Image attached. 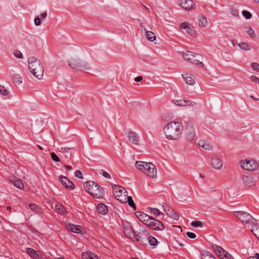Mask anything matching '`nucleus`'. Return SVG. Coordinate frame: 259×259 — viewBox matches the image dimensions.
Returning a JSON list of instances; mask_svg holds the SVG:
<instances>
[{
	"label": "nucleus",
	"mask_w": 259,
	"mask_h": 259,
	"mask_svg": "<svg viewBox=\"0 0 259 259\" xmlns=\"http://www.w3.org/2000/svg\"><path fill=\"white\" fill-rule=\"evenodd\" d=\"M51 158L53 161H55L56 162H60V158L54 152H52L51 153Z\"/></svg>",
	"instance_id": "09e8293b"
},
{
	"label": "nucleus",
	"mask_w": 259,
	"mask_h": 259,
	"mask_svg": "<svg viewBox=\"0 0 259 259\" xmlns=\"http://www.w3.org/2000/svg\"><path fill=\"white\" fill-rule=\"evenodd\" d=\"M251 232L259 241V226L253 227L251 229Z\"/></svg>",
	"instance_id": "4c0bfd02"
},
{
	"label": "nucleus",
	"mask_w": 259,
	"mask_h": 259,
	"mask_svg": "<svg viewBox=\"0 0 259 259\" xmlns=\"http://www.w3.org/2000/svg\"><path fill=\"white\" fill-rule=\"evenodd\" d=\"M201 259H216L214 256L209 251L201 252Z\"/></svg>",
	"instance_id": "c756f323"
},
{
	"label": "nucleus",
	"mask_w": 259,
	"mask_h": 259,
	"mask_svg": "<svg viewBox=\"0 0 259 259\" xmlns=\"http://www.w3.org/2000/svg\"><path fill=\"white\" fill-rule=\"evenodd\" d=\"M182 56L185 60L199 67L202 68L203 67V63L199 61V59L201 58L199 54L188 51L183 53Z\"/></svg>",
	"instance_id": "20e7f679"
},
{
	"label": "nucleus",
	"mask_w": 259,
	"mask_h": 259,
	"mask_svg": "<svg viewBox=\"0 0 259 259\" xmlns=\"http://www.w3.org/2000/svg\"><path fill=\"white\" fill-rule=\"evenodd\" d=\"M242 15L246 19H249L252 17V14L247 11H243L242 12Z\"/></svg>",
	"instance_id": "a18cd8bd"
},
{
	"label": "nucleus",
	"mask_w": 259,
	"mask_h": 259,
	"mask_svg": "<svg viewBox=\"0 0 259 259\" xmlns=\"http://www.w3.org/2000/svg\"><path fill=\"white\" fill-rule=\"evenodd\" d=\"M164 210L166 212V214L169 217L176 220H178L179 219V214L177 212H175L173 209H168L166 210L165 209H164Z\"/></svg>",
	"instance_id": "cd10ccee"
},
{
	"label": "nucleus",
	"mask_w": 259,
	"mask_h": 259,
	"mask_svg": "<svg viewBox=\"0 0 259 259\" xmlns=\"http://www.w3.org/2000/svg\"><path fill=\"white\" fill-rule=\"evenodd\" d=\"M182 76L187 84L193 85L195 83V77L193 74L186 73Z\"/></svg>",
	"instance_id": "a211bd4d"
},
{
	"label": "nucleus",
	"mask_w": 259,
	"mask_h": 259,
	"mask_svg": "<svg viewBox=\"0 0 259 259\" xmlns=\"http://www.w3.org/2000/svg\"><path fill=\"white\" fill-rule=\"evenodd\" d=\"M150 162H146L144 161H137L135 163L136 167L146 174L148 165Z\"/></svg>",
	"instance_id": "412c9836"
},
{
	"label": "nucleus",
	"mask_w": 259,
	"mask_h": 259,
	"mask_svg": "<svg viewBox=\"0 0 259 259\" xmlns=\"http://www.w3.org/2000/svg\"><path fill=\"white\" fill-rule=\"evenodd\" d=\"M146 174L152 179L157 178V169L154 164L150 162L147 169Z\"/></svg>",
	"instance_id": "2eb2a0df"
},
{
	"label": "nucleus",
	"mask_w": 259,
	"mask_h": 259,
	"mask_svg": "<svg viewBox=\"0 0 259 259\" xmlns=\"http://www.w3.org/2000/svg\"><path fill=\"white\" fill-rule=\"evenodd\" d=\"M245 180H246V181H248V182H250V183H252V181H251V179L249 177H246L245 179H244V180L245 181Z\"/></svg>",
	"instance_id": "0e129e2a"
},
{
	"label": "nucleus",
	"mask_w": 259,
	"mask_h": 259,
	"mask_svg": "<svg viewBox=\"0 0 259 259\" xmlns=\"http://www.w3.org/2000/svg\"><path fill=\"white\" fill-rule=\"evenodd\" d=\"M150 209V211L151 213H153L154 214L157 215H163V213L162 212H160L159 209L155 208H149Z\"/></svg>",
	"instance_id": "37998d69"
},
{
	"label": "nucleus",
	"mask_w": 259,
	"mask_h": 259,
	"mask_svg": "<svg viewBox=\"0 0 259 259\" xmlns=\"http://www.w3.org/2000/svg\"><path fill=\"white\" fill-rule=\"evenodd\" d=\"M56 211L60 214H64L65 212L64 206L60 203H57L55 205Z\"/></svg>",
	"instance_id": "2f4dec72"
},
{
	"label": "nucleus",
	"mask_w": 259,
	"mask_h": 259,
	"mask_svg": "<svg viewBox=\"0 0 259 259\" xmlns=\"http://www.w3.org/2000/svg\"><path fill=\"white\" fill-rule=\"evenodd\" d=\"M13 78L15 83L19 84L22 82V78L21 76L18 74H14Z\"/></svg>",
	"instance_id": "79ce46f5"
},
{
	"label": "nucleus",
	"mask_w": 259,
	"mask_h": 259,
	"mask_svg": "<svg viewBox=\"0 0 259 259\" xmlns=\"http://www.w3.org/2000/svg\"><path fill=\"white\" fill-rule=\"evenodd\" d=\"M29 69L31 73L38 79L42 78L44 69L40 61L34 57L28 59Z\"/></svg>",
	"instance_id": "f03ea898"
},
{
	"label": "nucleus",
	"mask_w": 259,
	"mask_h": 259,
	"mask_svg": "<svg viewBox=\"0 0 259 259\" xmlns=\"http://www.w3.org/2000/svg\"><path fill=\"white\" fill-rule=\"evenodd\" d=\"M69 65L73 69H77L80 70H88L90 69V67L87 63H81V61L78 58H71L69 61Z\"/></svg>",
	"instance_id": "0eeeda50"
},
{
	"label": "nucleus",
	"mask_w": 259,
	"mask_h": 259,
	"mask_svg": "<svg viewBox=\"0 0 259 259\" xmlns=\"http://www.w3.org/2000/svg\"><path fill=\"white\" fill-rule=\"evenodd\" d=\"M126 202H128V205L132 207L134 210L136 209V205L132 199V197L131 196H127V200Z\"/></svg>",
	"instance_id": "58836bf2"
},
{
	"label": "nucleus",
	"mask_w": 259,
	"mask_h": 259,
	"mask_svg": "<svg viewBox=\"0 0 259 259\" xmlns=\"http://www.w3.org/2000/svg\"><path fill=\"white\" fill-rule=\"evenodd\" d=\"M85 190L93 197L96 198H101L104 195V190L94 181H90L83 183Z\"/></svg>",
	"instance_id": "7ed1b4c3"
},
{
	"label": "nucleus",
	"mask_w": 259,
	"mask_h": 259,
	"mask_svg": "<svg viewBox=\"0 0 259 259\" xmlns=\"http://www.w3.org/2000/svg\"><path fill=\"white\" fill-rule=\"evenodd\" d=\"M211 165L215 169H221L223 165V162L221 159L218 157H214L211 159Z\"/></svg>",
	"instance_id": "b1692460"
},
{
	"label": "nucleus",
	"mask_w": 259,
	"mask_h": 259,
	"mask_svg": "<svg viewBox=\"0 0 259 259\" xmlns=\"http://www.w3.org/2000/svg\"><path fill=\"white\" fill-rule=\"evenodd\" d=\"M183 130L181 123L171 121L164 126L163 133L167 139L177 140L180 139Z\"/></svg>",
	"instance_id": "f257e3e1"
},
{
	"label": "nucleus",
	"mask_w": 259,
	"mask_h": 259,
	"mask_svg": "<svg viewBox=\"0 0 259 259\" xmlns=\"http://www.w3.org/2000/svg\"><path fill=\"white\" fill-rule=\"evenodd\" d=\"M142 79L143 77L142 76H139L138 77H135L134 80L136 82H140L142 80Z\"/></svg>",
	"instance_id": "13d9d810"
},
{
	"label": "nucleus",
	"mask_w": 259,
	"mask_h": 259,
	"mask_svg": "<svg viewBox=\"0 0 259 259\" xmlns=\"http://www.w3.org/2000/svg\"><path fill=\"white\" fill-rule=\"evenodd\" d=\"M47 16V13L45 12L40 14V17L42 19L45 18Z\"/></svg>",
	"instance_id": "680f3d73"
},
{
	"label": "nucleus",
	"mask_w": 259,
	"mask_h": 259,
	"mask_svg": "<svg viewBox=\"0 0 259 259\" xmlns=\"http://www.w3.org/2000/svg\"><path fill=\"white\" fill-rule=\"evenodd\" d=\"M185 135L186 140L191 141L195 137V128L191 124H188L185 128Z\"/></svg>",
	"instance_id": "9b49d317"
},
{
	"label": "nucleus",
	"mask_w": 259,
	"mask_h": 259,
	"mask_svg": "<svg viewBox=\"0 0 259 259\" xmlns=\"http://www.w3.org/2000/svg\"><path fill=\"white\" fill-rule=\"evenodd\" d=\"M29 206L30 209L34 212L38 213L40 212L39 207L34 203H30Z\"/></svg>",
	"instance_id": "f704fd0d"
},
{
	"label": "nucleus",
	"mask_w": 259,
	"mask_h": 259,
	"mask_svg": "<svg viewBox=\"0 0 259 259\" xmlns=\"http://www.w3.org/2000/svg\"><path fill=\"white\" fill-rule=\"evenodd\" d=\"M72 148L68 147H60L58 148V150L59 152L62 153H69L70 152Z\"/></svg>",
	"instance_id": "a19ab883"
},
{
	"label": "nucleus",
	"mask_w": 259,
	"mask_h": 259,
	"mask_svg": "<svg viewBox=\"0 0 259 259\" xmlns=\"http://www.w3.org/2000/svg\"><path fill=\"white\" fill-rule=\"evenodd\" d=\"M247 33L249 35V36L252 38L255 37L256 36L254 31L251 28L248 29V30L247 31Z\"/></svg>",
	"instance_id": "49530a36"
},
{
	"label": "nucleus",
	"mask_w": 259,
	"mask_h": 259,
	"mask_svg": "<svg viewBox=\"0 0 259 259\" xmlns=\"http://www.w3.org/2000/svg\"><path fill=\"white\" fill-rule=\"evenodd\" d=\"M145 33L146 34V37L148 40L153 41L156 39V35L153 32L147 31Z\"/></svg>",
	"instance_id": "7c9ffc66"
},
{
	"label": "nucleus",
	"mask_w": 259,
	"mask_h": 259,
	"mask_svg": "<svg viewBox=\"0 0 259 259\" xmlns=\"http://www.w3.org/2000/svg\"><path fill=\"white\" fill-rule=\"evenodd\" d=\"M10 181L17 188L21 190L24 188V185L22 180L17 178H13L10 179Z\"/></svg>",
	"instance_id": "5701e85b"
},
{
	"label": "nucleus",
	"mask_w": 259,
	"mask_h": 259,
	"mask_svg": "<svg viewBox=\"0 0 259 259\" xmlns=\"http://www.w3.org/2000/svg\"><path fill=\"white\" fill-rule=\"evenodd\" d=\"M135 214L139 220L146 226H147L150 221L152 218V217L143 212H137L135 213Z\"/></svg>",
	"instance_id": "ddd939ff"
},
{
	"label": "nucleus",
	"mask_w": 259,
	"mask_h": 259,
	"mask_svg": "<svg viewBox=\"0 0 259 259\" xmlns=\"http://www.w3.org/2000/svg\"><path fill=\"white\" fill-rule=\"evenodd\" d=\"M147 241L150 245L153 246H156L158 243L157 239L152 236H148Z\"/></svg>",
	"instance_id": "72a5a7b5"
},
{
	"label": "nucleus",
	"mask_w": 259,
	"mask_h": 259,
	"mask_svg": "<svg viewBox=\"0 0 259 259\" xmlns=\"http://www.w3.org/2000/svg\"><path fill=\"white\" fill-rule=\"evenodd\" d=\"M175 105L183 106H193L197 104V103L190 100H176L174 101Z\"/></svg>",
	"instance_id": "6ab92c4d"
},
{
	"label": "nucleus",
	"mask_w": 259,
	"mask_h": 259,
	"mask_svg": "<svg viewBox=\"0 0 259 259\" xmlns=\"http://www.w3.org/2000/svg\"><path fill=\"white\" fill-rule=\"evenodd\" d=\"M234 215L243 223H251L252 224L256 223V220L246 212L242 211H235Z\"/></svg>",
	"instance_id": "423d86ee"
},
{
	"label": "nucleus",
	"mask_w": 259,
	"mask_h": 259,
	"mask_svg": "<svg viewBox=\"0 0 259 259\" xmlns=\"http://www.w3.org/2000/svg\"><path fill=\"white\" fill-rule=\"evenodd\" d=\"M231 13L234 16H238L239 15L238 11L236 9H232L231 10Z\"/></svg>",
	"instance_id": "6e6d98bb"
},
{
	"label": "nucleus",
	"mask_w": 259,
	"mask_h": 259,
	"mask_svg": "<svg viewBox=\"0 0 259 259\" xmlns=\"http://www.w3.org/2000/svg\"><path fill=\"white\" fill-rule=\"evenodd\" d=\"M112 188L113 193L115 198L121 202H126L127 196L126 190L123 187L117 185H114Z\"/></svg>",
	"instance_id": "39448f33"
},
{
	"label": "nucleus",
	"mask_w": 259,
	"mask_h": 259,
	"mask_svg": "<svg viewBox=\"0 0 259 259\" xmlns=\"http://www.w3.org/2000/svg\"><path fill=\"white\" fill-rule=\"evenodd\" d=\"M186 235L190 239H194L196 237V235L192 232H187Z\"/></svg>",
	"instance_id": "864d4df0"
},
{
	"label": "nucleus",
	"mask_w": 259,
	"mask_h": 259,
	"mask_svg": "<svg viewBox=\"0 0 259 259\" xmlns=\"http://www.w3.org/2000/svg\"><path fill=\"white\" fill-rule=\"evenodd\" d=\"M26 250L27 253L33 258L39 259L41 258V256L39 254V252H37V251L31 248H27Z\"/></svg>",
	"instance_id": "393cba45"
},
{
	"label": "nucleus",
	"mask_w": 259,
	"mask_h": 259,
	"mask_svg": "<svg viewBox=\"0 0 259 259\" xmlns=\"http://www.w3.org/2000/svg\"><path fill=\"white\" fill-rule=\"evenodd\" d=\"M207 24V20L206 17L200 16L199 19V25L201 27H205Z\"/></svg>",
	"instance_id": "473e14b6"
},
{
	"label": "nucleus",
	"mask_w": 259,
	"mask_h": 259,
	"mask_svg": "<svg viewBox=\"0 0 259 259\" xmlns=\"http://www.w3.org/2000/svg\"><path fill=\"white\" fill-rule=\"evenodd\" d=\"M250 79L252 81L259 84V78L255 75H252L250 77Z\"/></svg>",
	"instance_id": "603ef678"
},
{
	"label": "nucleus",
	"mask_w": 259,
	"mask_h": 259,
	"mask_svg": "<svg viewBox=\"0 0 259 259\" xmlns=\"http://www.w3.org/2000/svg\"><path fill=\"white\" fill-rule=\"evenodd\" d=\"M34 24L36 26H39L41 24V21L38 17H37L34 19Z\"/></svg>",
	"instance_id": "4d7b16f0"
},
{
	"label": "nucleus",
	"mask_w": 259,
	"mask_h": 259,
	"mask_svg": "<svg viewBox=\"0 0 259 259\" xmlns=\"http://www.w3.org/2000/svg\"><path fill=\"white\" fill-rule=\"evenodd\" d=\"M0 94L4 96H7L9 94V91L5 89L4 87L0 86Z\"/></svg>",
	"instance_id": "de8ad7c7"
},
{
	"label": "nucleus",
	"mask_w": 259,
	"mask_h": 259,
	"mask_svg": "<svg viewBox=\"0 0 259 259\" xmlns=\"http://www.w3.org/2000/svg\"><path fill=\"white\" fill-rule=\"evenodd\" d=\"M241 167L247 170L252 171L258 167V163L254 160H245L240 162Z\"/></svg>",
	"instance_id": "1a4fd4ad"
},
{
	"label": "nucleus",
	"mask_w": 259,
	"mask_h": 259,
	"mask_svg": "<svg viewBox=\"0 0 259 259\" xmlns=\"http://www.w3.org/2000/svg\"><path fill=\"white\" fill-rule=\"evenodd\" d=\"M97 210L99 213L104 215L106 214L108 212L107 206L103 203L99 204L97 205Z\"/></svg>",
	"instance_id": "bb28decb"
},
{
	"label": "nucleus",
	"mask_w": 259,
	"mask_h": 259,
	"mask_svg": "<svg viewBox=\"0 0 259 259\" xmlns=\"http://www.w3.org/2000/svg\"><path fill=\"white\" fill-rule=\"evenodd\" d=\"M149 235V233L143 228L140 229L139 234H136L135 237L133 241L136 242H141L145 245H147L148 240V236Z\"/></svg>",
	"instance_id": "6e6552de"
},
{
	"label": "nucleus",
	"mask_w": 259,
	"mask_h": 259,
	"mask_svg": "<svg viewBox=\"0 0 259 259\" xmlns=\"http://www.w3.org/2000/svg\"><path fill=\"white\" fill-rule=\"evenodd\" d=\"M248 259H259V253H256L254 256H250Z\"/></svg>",
	"instance_id": "bf43d9fd"
},
{
	"label": "nucleus",
	"mask_w": 259,
	"mask_h": 259,
	"mask_svg": "<svg viewBox=\"0 0 259 259\" xmlns=\"http://www.w3.org/2000/svg\"><path fill=\"white\" fill-rule=\"evenodd\" d=\"M83 259H100L95 253L92 252H84L82 254Z\"/></svg>",
	"instance_id": "c85d7f7f"
},
{
	"label": "nucleus",
	"mask_w": 259,
	"mask_h": 259,
	"mask_svg": "<svg viewBox=\"0 0 259 259\" xmlns=\"http://www.w3.org/2000/svg\"><path fill=\"white\" fill-rule=\"evenodd\" d=\"M221 259H234L232 256L226 250L220 256Z\"/></svg>",
	"instance_id": "e433bc0d"
},
{
	"label": "nucleus",
	"mask_w": 259,
	"mask_h": 259,
	"mask_svg": "<svg viewBox=\"0 0 259 259\" xmlns=\"http://www.w3.org/2000/svg\"><path fill=\"white\" fill-rule=\"evenodd\" d=\"M141 27H142V30H144L145 31V32H146V31H147V30H146V28H145V26H144V24H143V23H142L141 24Z\"/></svg>",
	"instance_id": "e2e57ef3"
},
{
	"label": "nucleus",
	"mask_w": 259,
	"mask_h": 259,
	"mask_svg": "<svg viewBox=\"0 0 259 259\" xmlns=\"http://www.w3.org/2000/svg\"><path fill=\"white\" fill-rule=\"evenodd\" d=\"M238 46L243 50H250V46L246 42H240L238 44Z\"/></svg>",
	"instance_id": "ea45409f"
},
{
	"label": "nucleus",
	"mask_w": 259,
	"mask_h": 259,
	"mask_svg": "<svg viewBox=\"0 0 259 259\" xmlns=\"http://www.w3.org/2000/svg\"><path fill=\"white\" fill-rule=\"evenodd\" d=\"M123 232L127 237L134 240L136 233L130 226L124 227L123 228Z\"/></svg>",
	"instance_id": "aec40b11"
},
{
	"label": "nucleus",
	"mask_w": 259,
	"mask_h": 259,
	"mask_svg": "<svg viewBox=\"0 0 259 259\" xmlns=\"http://www.w3.org/2000/svg\"><path fill=\"white\" fill-rule=\"evenodd\" d=\"M198 144L199 147L203 148L207 150H211L212 149V147L210 143L205 140H201L199 141Z\"/></svg>",
	"instance_id": "a878e982"
},
{
	"label": "nucleus",
	"mask_w": 259,
	"mask_h": 259,
	"mask_svg": "<svg viewBox=\"0 0 259 259\" xmlns=\"http://www.w3.org/2000/svg\"><path fill=\"white\" fill-rule=\"evenodd\" d=\"M251 67L253 70L259 72V64L258 63L255 62L252 63Z\"/></svg>",
	"instance_id": "3c124183"
},
{
	"label": "nucleus",
	"mask_w": 259,
	"mask_h": 259,
	"mask_svg": "<svg viewBox=\"0 0 259 259\" xmlns=\"http://www.w3.org/2000/svg\"><path fill=\"white\" fill-rule=\"evenodd\" d=\"M147 226L156 231L163 230L165 228L163 223L153 217L147 225Z\"/></svg>",
	"instance_id": "9d476101"
},
{
	"label": "nucleus",
	"mask_w": 259,
	"mask_h": 259,
	"mask_svg": "<svg viewBox=\"0 0 259 259\" xmlns=\"http://www.w3.org/2000/svg\"><path fill=\"white\" fill-rule=\"evenodd\" d=\"M75 176L76 177H77L79 179H83L82 174L80 170H76L75 172Z\"/></svg>",
	"instance_id": "5fc2aeb1"
},
{
	"label": "nucleus",
	"mask_w": 259,
	"mask_h": 259,
	"mask_svg": "<svg viewBox=\"0 0 259 259\" xmlns=\"http://www.w3.org/2000/svg\"><path fill=\"white\" fill-rule=\"evenodd\" d=\"M127 138L128 140L135 145H138L139 138L137 134L130 130L127 133Z\"/></svg>",
	"instance_id": "f3484780"
},
{
	"label": "nucleus",
	"mask_w": 259,
	"mask_h": 259,
	"mask_svg": "<svg viewBox=\"0 0 259 259\" xmlns=\"http://www.w3.org/2000/svg\"><path fill=\"white\" fill-rule=\"evenodd\" d=\"M191 225L193 227H202L203 226V223L199 221H193L191 223Z\"/></svg>",
	"instance_id": "c03bdc74"
},
{
	"label": "nucleus",
	"mask_w": 259,
	"mask_h": 259,
	"mask_svg": "<svg viewBox=\"0 0 259 259\" xmlns=\"http://www.w3.org/2000/svg\"><path fill=\"white\" fill-rule=\"evenodd\" d=\"M103 176L105 178H108V179H110L111 178L110 175L107 172H106V171H103Z\"/></svg>",
	"instance_id": "052dcab7"
},
{
	"label": "nucleus",
	"mask_w": 259,
	"mask_h": 259,
	"mask_svg": "<svg viewBox=\"0 0 259 259\" xmlns=\"http://www.w3.org/2000/svg\"><path fill=\"white\" fill-rule=\"evenodd\" d=\"M62 185L68 190H73L74 188L73 183L70 181L66 177L61 176L59 177Z\"/></svg>",
	"instance_id": "4468645a"
},
{
	"label": "nucleus",
	"mask_w": 259,
	"mask_h": 259,
	"mask_svg": "<svg viewBox=\"0 0 259 259\" xmlns=\"http://www.w3.org/2000/svg\"><path fill=\"white\" fill-rule=\"evenodd\" d=\"M179 6L186 10H191L195 7L192 0H179Z\"/></svg>",
	"instance_id": "f8f14e48"
},
{
	"label": "nucleus",
	"mask_w": 259,
	"mask_h": 259,
	"mask_svg": "<svg viewBox=\"0 0 259 259\" xmlns=\"http://www.w3.org/2000/svg\"><path fill=\"white\" fill-rule=\"evenodd\" d=\"M7 209L9 210L10 211H11V209H12V208L11 206H8L7 207Z\"/></svg>",
	"instance_id": "338daca9"
},
{
	"label": "nucleus",
	"mask_w": 259,
	"mask_h": 259,
	"mask_svg": "<svg viewBox=\"0 0 259 259\" xmlns=\"http://www.w3.org/2000/svg\"><path fill=\"white\" fill-rule=\"evenodd\" d=\"M180 28L181 29H185L186 32L190 36H193L195 34L192 26L188 22H183L180 25Z\"/></svg>",
	"instance_id": "dca6fc26"
},
{
	"label": "nucleus",
	"mask_w": 259,
	"mask_h": 259,
	"mask_svg": "<svg viewBox=\"0 0 259 259\" xmlns=\"http://www.w3.org/2000/svg\"><path fill=\"white\" fill-rule=\"evenodd\" d=\"M213 248L216 253L218 254L219 256H220L222 253H224L225 251L222 247L217 245H215Z\"/></svg>",
	"instance_id": "c9c22d12"
},
{
	"label": "nucleus",
	"mask_w": 259,
	"mask_h": 259,
	"mask_svg": "<svg viewBox=\"0 0 259 259\" xmlns=\"http://www.w3.org/2000/svg\"><path fill=\"white\" fill-rule=\"evenodd\" d=\"M67 229L69 231L74 233H80L82 232L83 228L78 225H75L73 224H69L67 226Z\"/></svg>",
	"instance_id": "4be33fe9"
},
{
	"label": "nucleus",
	"mask_w": 259,
	"mask_h": 259,
	"mask_svg": "<svg viewBox=\"0 0 259 259\" xmlns=\"http://www.w3.org/2000/svg\"><path fill=\"white\" fill-rule=\"evenodd\" d=\"M37 146L38 147V148L40 150H43V148H42L41 146H40V145H37Z\"/></svg>",
	"instance_id": "774afa93"
},
{
	"label": "nucleus",
	"mask_w": 259,
	"mask_h": 259,
	"mask_svg": "<svg viewBox=\"0 0 259 259\" xmlns=\"http://www.w3.org/2000/svg\"><path fill=\"white\" fill-rule=\"evenodd\" d=\"M14 55L16 58L22 59L23 58V55L19 50H15L14 52Z\"/></svg>",
	"instance_id": "8fccbe9b"
},
{
	"label": "nucleus",
	"mask_w": 259,
	"mask_h": 259,
	"mask_svg": "<svg viewBox=\"0 0 259 259\" xmlns=\"http://www.w3.org/2000/svg\"><path fill=\"white\" fill-rule=\"evenodd\" d=\"M65 167L68 170H71L72 169V167L71 166H69V165H65Z\"/></svg>",
	"instance_id": "69168bd1"
}]
</instances>
